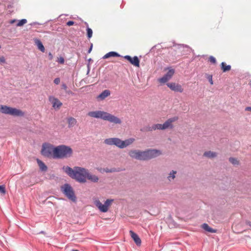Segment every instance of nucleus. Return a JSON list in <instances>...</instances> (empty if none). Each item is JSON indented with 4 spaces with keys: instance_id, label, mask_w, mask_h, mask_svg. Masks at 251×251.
<instances>
[{
    "instance_id": "29",
    "label": "nucleus",
    "mask_w": 251,
    "mask_h": 251,
    "mask_svg": "<svg viewBox=\"0 0 251 251\" xmlns=\"http://www.w3.org/2000/svg\"><path fill=\"white\" fill-rule=\"evenodd\" d=\"M27 23V21L26 19H22L20 20L17 24V26H21L23 25L24 24Z\"/></svg>"
},
{
    "instance_id": "28",
    "label": "nucleus",
    "mask_w": 251,
    "mask_h": 251,
    "mask_svg": "<svg viewBox=\"0 0 251 251\" xmlns=\"http://www.w3.org/2000/svg\"><path fill=\"white\" fill-rule=\"evenodd\" d=\"M229 162L233 165H238L239 161L235 158L230 157L229 159Z\"/></svg>"
},
{
    "instance_id": "18",
    "label": "nucleus",
    "mask_w": 251,
    "mask_h": 251,
    "mask_svg": "<svg viewBox=\"0 0 251 251\" xmlns=\"http://www.w3.org/2000/svg\"><path fill=\"white\" fill-rule=\"evenodd\" d=\"M34 41L35 44V45L37 46L38 49L41 50L42 52H45V48L41 42V41L37 38L34 39Z\"/></svg>"
},
{
    "instance_id": "6",
    "label": "nucleus",
    "mask_w": 251,
    "mask_h": 251,
    "mask_svg": "<svg viewBox=\"0 0 251 251\" xmlns=\"http://www.w3.org/2000/svg\"><path fill=\"white\" fill-rule=\"evenodd\" d=\"M113 201V199H108L102 204L99 199H95L94 200V202L96 206L100 212L103 213L107 212L108 211Z\"/></svg>"
},
{
    "instance_id": "25",
    "label": "nucleus",
    "mask_w": 251,
    "mask_h": 251,
    "mask_svg": "<svg viewBox=\"0 0 251 251\" xmlns=\"http://www.w3.org/2000/svg\"><path fill=\"white\" fill-rule=\"evenodd\" d=\"M203 155L208 158H212L217 156V153L211 151H205Z\"/></svg>"
},
{
    "instance_id": "40",
    "label": "nucleus",
    "mask_w": 251,
    "mask_h": 251,
    "mask_svg": "<svg viewBox=\"0 0 251 251\" xmlns=\"http://www.w3.org/2000/svg\"><path fill=\"white\" fill-rule=\"evenodd\" d=\"M49 59L50 60H51L53 58V56H52V54L50 52L49 53Z\"/></svg>"
},
{
    "instance_id": "20",
    "label": "nucleus",
    "mask_w": 251,
    "mask_h": 251,
    "mask_svg": "<svg viewBox=\"0 0 251 251\" xmlns=\"http://www.w3.org/2000/svg\"><path fill=\"white\" fill-rule=\"evenodd\" d=\"M86 178L93 182H97L99 179V177L97 176L89 173L88 171Z\"/></svg>"
},
{
    "instance_id": "13",
    "label": "nucleus",
    "mask_w": 251,
    "mask_h": 251,
    "mask_svg": "<svg viewBox=\"0 0 251 251\" xmlns=\"http://www.w3.org/2000/svg\"><path fill=\"white\" fill-rule=\"evenodd\" d=\"M49 100L52 104L54 109H59L62 105V103L57 98L53 96H50Z\"/></svg>"
},
{
    "instance_id": "39",
    "label": "nucleus",
    "mask_w": 251,
    "mask_h": 251,
    "mask_svg": "<svg viewBox=\"0 0 251 251\" xmlns=\"http://www.w3.org/2000/svg\"><path fill=\"white\" fill-rule=\"evenodd\" d=\"M92 47H93V44H91V46H90V49H89V50H88V53H90L92 50Z\"/></svg>"
},
{
    "instance_id": "23",
    "label": "nucleus",
    "mask_w": 251,
    "mask_h": 251,
    "mask_svg": "<svg viewBox=\"0 0 251 251\" xmlns=\"http://www.w3.org/2000/svg\"><path fill=\"white\" fill-rule=\"evenodd\" d=\"M120 56V55L117 53L116 52L114 51H110L105 54L103 56V59H106L108 58H109L110 57H119Z\"/></svg>"
},
{
    "instance_id": "31",
    "label": "nucleus",
    "mask_w": 251,
    "mask_h": 251,
    "mask_svg": "<svg viewBox=\"0 0 251 251\" xmlns=\"http://www.w3.org/2000/svg\"><path fill=\"white\" fill-rule=\"evenodd\" d=\"M6 63V59L3 56L0 57V64L3 65Z\"/></svg>"
},
{
    "instance_id": "44",
    "label": "nucleus",
    "mask_w": 251,
    "mask_h": 251,
    "mask_svg": "<svg viewBox=\"0 0 251 251\" xmlns=\"http://www.w3.org/2000/svg\"><path fill=\"white\" fill-rule=\"evenodd\" d=\"M72 251H78L77 250H73Z\"/></svg>"
},
{
    "instance_id": "14",
    "label": "nucleus",
    "mask_w": 251,
    "mask_h": 251,
    "mask_svg": "<svg viewBox=\"0 0 251 251\" xmlns=\"http://www.w3.org/2000/svg\"><path fill=\"white\" fill-rule=\"evenodd\" d=\"M125 58L131 64L136 67L139 66V60L137 56H135L133 58L129 55H126Z\"/></svg>"
},
{
    "instance_id": "17",
    "label": "nucleus",
    "mask_w": 251,
    "mask_h": 251,
    "mask_svg": "<svg viewBox=\"0 0 251 251\" xmlns=\"http://www.w3.org/2000/svg\"><path fill=\"white\" fill-rule=\"evenodd\" d=\"M135 141V139L133 138H130L127 139H126L124 141L122 140V148L124 149L130 145L132 144L134 141Z\"/></svg>"
},
{
    "instance_id": "42",
    "label": "nucleus",
    "mask_w": 251,
    "mask_h": 251,
    "mask_svg": "<svg viewBox=\"0 0 251 251\" xmlns=\"http://www.w3.org/2000/svg\"><path fill=\"white\" fill-rule=\"evenodd\" d=\"M15 22H16V20H13L10 21V24H13L14 23H15Z\"/></svg>"
},
{
    "instance_id": "27",
    "label": "nucleus",
    "mask_w": 251,
    "mask_h": 251,
    "mask_svg": "<svg viewBox=\"0 0 251 251\" xmlns=\"http://www.w3.org/2000/svg\"><path fill=\"white\" fill-rule=\"evenodd\" d=\"M176 174V171H172L171 172H170L169 176H168V179L171 181V180H173L175 177V175Z\"/></svg>"
},
{
    "instance_id": "22",
    "label": "nucleus",
    "mask_w": 251,
    "mask_h": 251,
    "mask_svg": "<svg viewBox=\"0 0 251 251\" xmlns=\"http://www.w3.org/2000/svg\"><path fill=\"white\" fill-rule=\"evenodd\" d=\"M37 162L42 171H46L47 170V167L45 163L39 159H37Z\"/></svg>"
},
{
    "instance_id": "15",
    "label": "nucleus",
    "mask_w": 251,
    "mask_h": 251,
    "mask_svg": "<svg viewBox=\"0 0 251 251\" xmlns=\"http://www.w3.org/2000/svg\"><path fill=\"white\" fill-rule=\"evenodd\" d=\"M110 95V90L106 89L103 91L100 95L97 96V100L98 101L104 100L106 98Z\"/></svg>"
},
{
    "instance_id": "1",
    "label": "nucleus",
    "mask_w": 251,
    "mask_h": 251,
    "mask_svg": "<svg viewBox=\"0 0 251 251\" xmlns=\"http://www.w3.org/2000/svg\"><path fill=\"white\" fill-rule=\"evenodd\" d=\"M62 169L71 177L78 182L84 183L86 181L88 170L80 167H75L73 169L69 166H63Z\"/></svg>"
},
{
    "instance_id": "2",
    "label": "nucleus",
    "mask_w": 251,
    "mask_h": 251,
    "mask_svg": "<svg viewBox=\"0 0 251 251\" xmlns=\"http://www.w3.org/2000/svg\"><path fill=\"white\" fill-rule=\"evenodd\" d=\"M87 115L91 117L100 118L115 124H121L122 123V121L120 118L103 111H90L88 113Z\"/></svg>"
},
{
    "instance_id": "5",
    "label": "nucleus",
    "mask_w": 251,
    "mask_h": 251,
    "mask_svg": "<svg viewBox=\"0 0 251 251\" xmlns=\"http://www.w3.org/2000/svg\"><path fill=\"white\" fill-rule=\"evenodd\" d=\"M161 154V151L157 150H147L145 151H139V159L146 160L156 157Z\"/></svg>"
},
{
    "instance_id": "3",
    "label": "nucleus",
    "mask_w": 251,
    "mask_h": 251,
    "mask_svg": "<svg viewBox=\"0 0 251 251\" xmlns=\"http://www.w3.org/2000/svg\"><path fill=\"white\" fill-rule=\"evenodd\" d=\"M177 117H174L168 119L164 124H157L152 125L151 126H148L141 130L142 131H151L156 129L165 130L168 128L172 129L174 127L173 123L178 120Z\"/></svg>"
},
{
    "instance_id": "34",
    "label": "nucleus",
    "mask_w": 251,
    "mask_h": 251,
    "mask_svg": "<svg viewBox=\"0 0 251 251\" xmlns=\"http://www.w3.org/2000/svg\"><path fill=\"white\" fill-rule=\"evenodd\" d=\"M57 62L60 64H64V59L62 57H60L59 58H58L57 59Z\"/></svg>"
},
{
    "instance_id": "41",
    "label": "nucleus",
    "mask_w": 251,
    "mask_h": 251,
    "mask_svg": "<svg viewBox=\"0 0 251 251\" xmlns=\"http://www.w3.org/2000/svg\"><path fill=\"white\" fill-rule=\"evenodd\" d=\"M246 111H251V107H247L245 108Z\"/></svg>"
},
{
    "instance_id": "19",
    "label": "nucleus",
    "mask_w": 251,
    "mask_h": 251,
    "mask_svg": "<svg viewBox=\"0 0 251 251\" xmlns=\"http://www.w3.org/2000/svg\"><path fill=\"white\" fill-rule=\"evenodd\" d=\"M139 151V150H131L129 151L128 154L131 158L138 160Z\"/></svg>"
},
{
    "instance_id": "11",
    "label": "nucleus",
    "mask_w": 251,
    "mask_h": 251,
    "mask_svg": "<svg viewBox=\"0 0 251 251\" xmlns=\"http://www.w3.org/2000/svg\"><path fill=\"white\" fill-rule=\"evenodd\" d=\"M175 73L173 69H170L168 72L164 76L158 79V81L161 83H165L171 79Z\"/></svg>"
},
{
    "instance_id": "12",
    "label": "nucleus",
    "mask_w": 251,
    "mask_h": 251,
    "mask_svg": "<svg viewBox=\"0 0 251 251\" xmlns=\"http://www.w3.org/2000/svg\"><path fill=\"white\" fill-rule=\"evenodd\" d=\"M167 85L171 90L175 92L181 93L183 91L181 85L178 83L175 82L167 83Z\"/></svg>"
},
{
    "instance_id": "37",
    "label": "nucleus",
    "mask_w": 251,
    "mask_h": 251,
    "mask_svg": "<svg viewBox=\"0 0 251 251\" xmlns=\"http://www.w3.org/2000/svg\"><path fill=\"white\" fill-rule=\"evenodd\" d=\"M208 79L209 80V82H210V84L212 85L213 84V80H212V75H210L208 77Z\"/></svg>"
},
{
    "instance_id": "38",
    "label": "nucleus",
    "mask_w": 251,
    "mask_h": 251,
    "mask_svg": "<svg viewBox=\"0 0 251 251\" xmlns=\"http://www.w3.org/2000/svg\"><path fill=\"white\" fill-rule=\"evenodd\" d=\"M62 88L64 89V90H66L67 88V85L63 83L62 85Z\"/></svg>"
},
{
    "instance_id": "7",
    "label": "nucleus",
    "mask_w": 251,
    "mask_h": 251,
    "mask_svg": "<svg viewBox=\"0 0 251 251\" xmlns=\"http://www.w3.org/2000/svg\"><path fill=\"white\" fill-rule=\"evenodd\" d=\"M61 190L69 200L73 202H76V197L73 188L70 184L67 183L64 184L61 187Z\"/></svg>"
},
{
    "instance_id": "43",
    "label": "nucleus",
    "mask_w": 251,
    "mask_h": 251,
    "mask_svg": "<svg viewBox=\"0 0 251 251\" xmlns=\"http://www.w3.org/2000/svg\"><path fill=\"white\" fill-rule=\"evenodd\" d=\"M248 225L251 227V222H249L248 223Z\"/></svg>"
},
{
    "instance_id": "4",
    "label": "nucleus",
    "mask_w": 251,
    "mask_h": 251,
    "mask_svg": "<svg viewBox=\"0 0 251 251\" xmlns=\"http://www.w3.org/2000/svg\"><path fill=\"white\" fill-rule=\"evenodd\" d=\"M55 159L67 158L72 156L73 151L72 149L64 145H61L55 147Z\"/></svg>"
},
{
    "instance_id": "21",
    "label": "nucleus",
    "mask_w": 251,
    "mask_h": 251,
    "mask_svg": "<svg viewBox=\"0 0 251 251\" xmlns=\"http://www.w3.org/2000/svg\"><path fill=\"white\" fill-rule=\"evenodd\" d=\"M201 227L205 231L210 233H216L217 232V230L210 227L206 223L202 224Z\"/></svg>"
},
{
    "instance_id": "8",
    "label": "nucleus",
    "mask_w": 251,
    "mask_h": 251,
    "mask_svg": "<svg viewBox=\"0 0 251 251\" xmlns=\"http://www.w3.org/2000/svg\"><path fill=\"white\" fill-rule=\"evenodd\" d=\"M55 147L53 145L45 143L42 146L41 153L44 156L49 158H53L55 159Z\"/></svg>"
},
{
    "instance_id": "10",
    "label": "nucleus",
    "mask_w": 251,
    "mask_h": 251,
    "mask_svg": "<svg viewBox=\"0 0 251 251\" xmlns=\"http://www.w3.org/2000/svg\"><path fill=\"white\" fill-rule=\"evenodd\" d=\"M104 143L108 145H115L116 147L122 148V140L118 138H110L104 140Z\"/></svg>"
},
{
    "instance_id": "30",
    "label": "nucleus",
    "mask_w": 251,
    "mask_h": 251,
    "mask_svg": "<svg viewBox=\"0 0 251 251\" xmlns=\"http://www.w3.org/2000/svg\"><path fill=\"white\" fill-rule=\"evenodd\" d=\"M87 37L88 38H90L92 36L93 34V31L92 30L89 28V27H87Z\"/></svg>"
},
{
    "instance_id": "26",
    "label": "nucleus",
    "mask_w": 251,
    "mask_h": 251,
    "mask_svg": "<svg viewBox=\"0 0 251 251\" xmlns=\"http://www.w3.org/2000/svg\"><path fill=\"white\" fill-rule=\"evenodd\" d=\"M221 68L224 72H226L230 70L231 66L230 65H226L225 62H222L221 63Z\"/></svg>"
},
{
    "instance_id": "24",
    "label": "nucleus",
    "mask_w": 251,
    "mask_h": 251,
    "mask_svg": "<svg viewBox=\"0 0 251 251\" xmlns=\"http://www.w3.org/2000/svg\"><path fill=\"white\" fill-rule=\"evenodd\" d=\"M76 120L74 118L69 117L68 118V123L69 127L74 126L76 124Z\"/></svg>"
},
{
    "instance_id": "45",
    "label": "nucleus",
    "mask_w": 251,
    "mask_h": 251,
    "mask_svg": "<svg viewBox=\"0 0 251 251\" xmlns=\"http://www.w3.org/2000/svg\"><path fill=\"white\" fill-rule=\"evenodd\" d=\"M1 46L0 45V49H1Z\"/></svg>"
},
{
    "instance_id": "35",
    "label": "nucleus",
    "mask_w": 251,
    "mask_h": 251,
    "mask_svg": "<svg viewBox=\"0 0 251 251\" xmlns=\"http://www.w3.org/2000/svg\"><path fill=\"white\" fill-rule=\"evenodd\" d=\"M54 83L56 84H58L60 83V79L59 78L57 77L54 79Z\"/></svg>"
},
{
    "instance_id": "32",
    "label": "nucleus",
    "mask_w": 251,
    "mask_h": 251,
    "mask_svg": "<svg viewBox=\"0 0 251 251\" xmlns=\"http://www.w3.org/2000/svg\"><path fill=\"white\" fill-rule=\"evenodd\" d=\"M209 61L212 64H215L216 63V60L215 58L212 56H210L209 57Z\"/></svg>"
},
{
    "instance_id": "36",
    "label": "nucleus",
    "mask_w": 251,
    "mask_h": 251,
    "mask_svg": "<svg viewBox=\"0 0 251 251\" xmlns=\"http://www.w3.org/2000/svg\"><path fill=\"white\" fill-rule=\"evenodd\" d=\"M67 25H68V26H71V25H73L74 24V22L73 21H68L67 23H66Z\"/></svg>"
},
{
    "instance_id": "16",
    "label": "nucleus",
    "mask_w": 251,
    "mask_h": 251,
    "mask_svg": "<svg viewBox=\"0 0 251 251\" xmlns=\"http://www.w3.org/2000/svg\"><path fill=\"white\" fill-rule=\"evenodd\" d=\"M130 234L132 238L133 239V240L136 243V244L137 246H140L141 244V240L140 238H139V237L138 236V235L136 233H135V232L132 231V230L130 231Z\"/></svg>"
},
{
    "instance_id": "9",
    "label": "nucleus",
    "mask_w": 251,
    "mask_h": 251,
    "mask_svg": "<svg viewBox=\"0 0 251 251\" xmlns=\"http://www.w3.org/2000/svg\"><path fill=\"white\" fill-rule=\"evenodd\" d=\"M0 112L14 116H22L24 115V113L19 109L2 105H0Z\"/></svg>"
},
{
    "instance_id": "33",
    "label": "nucleus",
    "mask_w": 251,
    "mask_h": 251,
    "mask_svg": "<svg viewBox=\"0 0 251 251\" xmlns=\"http://www.w3.org/2000/svg\"><path fill=\"white\" fill-rule=\"evenodd\" d=\"M0 192L3 194L5 193V189L4 186L0 185Z\"/></svg>"
}]
</instances>
